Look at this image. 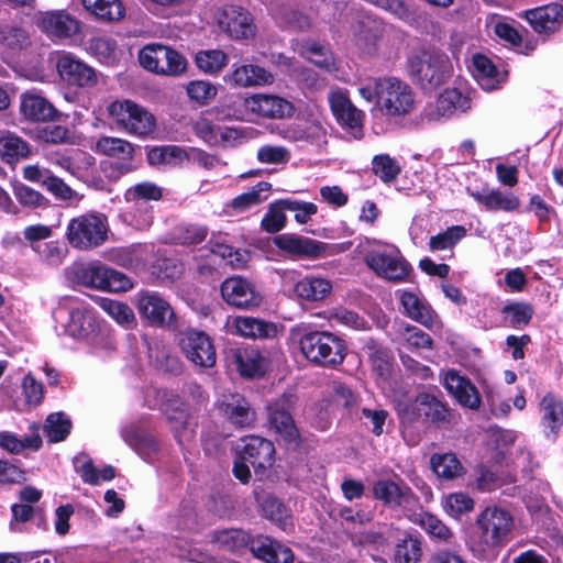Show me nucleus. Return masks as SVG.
<instances>
[{"instance_id":"47","label":"nucleus","mask_w":563,"mask_h":563,"mask_svg":"<svg viewBox=\"0 0 563 563\" xmlns=\"http://www.w3.org/2000/svg\"><path fill=\"white\" fill-rule=\"evenodd\" d=\"M71 429L70 419L63 412L51 413L45 421L44 432L49 442H60L66 439Z\"/></svg>"},{"instance_id":"54","label":"nucleus","mask_w":563,"mask_h":563,"mask_svg":"<svg viewBox=\"0 0 563 563\" xmlns=\"http://www.w3.org/2000/svg\"><path fill=\"white\" fill-rule=\"evenodd\" d=\"M151 357L154 358L155 365L166 373L178 375L183 371V363L179 357L164 346H156L155 350L151 352Z\"/></svg>"},{"instance_id":"3","label":"nucleus","mask_w":563,"mask_h":563,"mask_svg":"<svg viewBox=\"0 0 563 563\" xmlns=\"http://www.w3.org/2000/svg\"><path fill=\"white\" fill-rule=\"evenodd\" d=\"M298 344L306 360L322 367H335L342 364L346 354L344 341L327 331L302 332Z\"/></svg>"},{"instance_id":"45","label":"nucleus","mask_w":563,"mask_h":563,"mask_svg":"<svg viewBox=\"0 0 563 563\" xmlns=\"http://www.w3.org/2000/svg\"><path fill=\"white\" fill-rule=\"evenodd\" d=\"M66 331L76 339H84L92 331V318L85 308H73Z\"/></svg>"},{"instance_id":"14","label":"nucleus","mask_w":563,"mask_h":563,"mask_svg":"<svg viewBox=\"0 0 563 563\" xmlns=\"http://www.w3.org/2000/svg\"><path fill=\"white\" fill-rule=\"evenodd\" d=\"M223 300L239 309H253L261 305L263 297L254 284L240 276L227 278L221 284Z\"/></svg>"},{"instance_id":"31","label":"nucleus","mask_w":563,"mask_h":563,"mask_svg":"<svg viewBox=\"0 0 563 563\" xmlns=\"http://www.w3.org/2000/svg\"><path fill=\"white\" fill-rule=\"evenodd\" d=\"M236 332L251 339H272L277 335V325L253 317H238L234 320Z\"/></svg>"},{"instance_id":"58","label":"nucleus","mask_w":563,"mask_h":563,"mask_svg":"<svg viewBox=\"0 0 563 563\" xmlns=\"http://www.w3.org/2000/svg\"><path fill=\"white\" fill-rule=\"evenodd\" d=\"M286 208L280 203V200L272 203L268 207V211L262 219V229L268 233H277L286 225Z\"/></svg>"},{"instance_id":"39","label":"nucleus","mask_w":563,"mask_h":563,"mask_svg":"<svg viewBox=\"0 0 563 563\" xmlns=\"http://www.w3.org/2000/svg\"><path fill=\"white\" fill-rule=\"evenodd\" d=\"M87 11L104 21H118L124 15V8L119 0H81Z\"/></svg>"},{"instance_id":"15","label":"nucleus","mask_w":563,"mask_h":563,"mask_svg":"<svg viewBox=\"0 0 563 563\" xmlns=\"http://www.w3.org/2000/svg\"><path fill=\"white\" fill-rule=\"evenodd\" d=\"M219 27L231 38L246 40L255 35L252 14L242 7L225 5L218 13Z\"/></svg>"},{"instance_id":"20","label":"nucleus","mask_w":563,"mask_h":563,"mask_svg":"<svg viewBox=\"0 0 563 563\" xmlns=\"http://www.w3.org/2000/svg\"><path fill=\"white\" fill-rule=\"evenodd\" d=\"M92 148L99 155L121 161L119 164L121 174H128L133 170L134 167L131 161L134 157L135 147L131 142L120 137L101 136L96 141Z\"/></svg>"},{"instance_id":"50","label":"nucleus","mask_w":563,"mask_h":563,"mask_svg":"<svg viewBox=\"0 0 563 563\" xmlns=\"http://www.w3.org/2000/svg\"><path fill=\"white\" fill-rule=\"evenodd\" d=\"M189 99L199 106L209 104L217 96L218 88L206 80H192L186 87Z\"/></svg>"},{"instance_id":"42","label":"nucleus","mask_w":563,"mask_h":563,"mask_svg":"<svg viewBox=\"0 0 563 563\" xmlns=\"http://www.w3.org/2000/svg\"><path fill=\"white\" fill-rule=\"evenodd\" d=\"M302 54L306 58L321 70L333 73L336 70L335 59L332 52L317 43H307Z\"/></svg>"},{"instance_id":"59","label":"nucleus","mask_w":563,"mask_h":563,"mask_svg":"<svg viewBox=\"0 0 563 563\" xmlns=\"http://www.w3.org/2000/svg\"><path fill=\"white\" fill-rule=\"evenodd\" d=\"M420 556V542L415 538L409 537L396 547L395 558L399 563H418Z\"/></svg>"},{"instance_id":"29","label":"nucleus","mask_w":563,"mask_h":563,"mask_svg":"<svg viewBox=\"0 0 563 563\" xmlns=\"http://www.w3.org/2000/svg\"><path fill=\"white\" fill-rule=\"evenodd\" d=\"M225 80L236 87H253L272 84L274 77L265 68L249 64L236 67Z\"/></svg>"},{"instance_id":"61","label":"nucleus","mask_w":563,"mask_h":563,"mask_svg":"<svg viewBox=\"0 0 563 563\" xmlns=\"http://www.w3.org/2000/svg\"><path fill=\"white\" fill-rule=\"evenodd\" d=\"M256 157L263 164H283L289 161L290 153L284 146L264 145L258 148Z\"/></svg>"},{"instance_id":"24","label":"nucleus","mask_w":563,"mask_h":563,"mask_svg":"<svg viewBox=\"0 0 563 563\" xmlns=\"http://www.w3.org/2000/svg\"><path fill=\"white\" fill-rule=\"evenodd\" d=\"M59 76L69 85L85 87L97 81L95 70L70 55H63L57 60Z\"/></svg>"},{"instance_id":"53","label":"nucleus","mask_w":563,"mask_h":563,"mask_svg":"<svg viewBox=\"0 0 563 563\" xmlns=\"http://www.w3.org/2000/svg\"><path fill=\"white\" fill-rule=\"evenodd\" d=\"M262 509L269 520L276 522L282 528L288 525L290 515L286 506L276 497L267 496L262 503Z\"/></svg>"},{"instance_id":"1","label":"nucleus","mask_w":563,"mask_h":563,"mask_svg":"<svg viewBox=\"0 0 563 563\" xmlns=\"http://www.w3.org/2000/svg\"><path fill=\"white\" fill-rule=\"evenodd\" d=\"M213 547L221 551L235 552L251 544V550L258 559L267 563H290L294 554L290 548L268 537H251L242 529H224L214 531L211 536Z\"/></svg>"},{"instance_id":"4","label":"nucleus","mask_w":563,"mask_h":563,"mask_svg":"<svg viewBox=\"0 0 563 563\" xmlns=\"http://www.w3.org/2000/svg\"><path fill=\"white\" fill-rule=\"evenodd\" d=\"M107 111L115 126L129 134L145 137L152 134L156 128L155 117L132 100L112 101Z\"/></svg>"},{"instance_id":"19","label":"nucleus","mask_w":563,"mask_h":563,"mask_svg":"<svg viewBox=\"0 0 563 563\" xmlns=\"http://www.w3.org/2000/svg\"><path fill=\"white\" fill-rule=\"evenodd\" d=\"M274 244L282 251L298 257L319 258L325 254L327 244L296 234H279Z\"/></svg>"},{"instance_id":"60","label":"nucleus","mask_w":563,"mask_h":563,"mask_svg":"<svg viewBox=\"0 0 563 563\" xmlns=\"http://www.w3.org/2000/svg\"><path fill=\"white\" fill-rule=\"evenodd\" d=\"M280 203L288 211L295 212V219L298 223H307L311 216L316 214L318 208L312 202L298 201L294 199H282Z\"/></svg>"},{"instance_id":"62","label":"nucleus","mask_w":563,"mask_h":563,"mask_svg":"<svg viewBox=\"0 0 563 563\" xmlns=\"http://www.w3.org/2000/svg\"><path fill=\"white\" fill-rule=\"evenodd\" d=\"M207 233L206 227L188 224L177 229L175 239L181 244H197L206 239Z\"/></svg>"},{"instance_id":"41","label":"nucleus","mask_w":563,"mask_h":563,"mask_svg":"<svg viewBox=\"0 0 563 563\" xmlns=\"http://www.w3.org/2000/svg\"><path fill=\"white\" fill-rule=\"evenodd\" d=\"M542 411V419L548 428L553 433L558 432V429L563 423V402L555 398L551 393H548L540 402Z\"/></svg>"},{"instance_id":"28","label":"nucleus","mask_w":563,"mask_h":563,"mask_svg":"<svg viewBox=\"0 0 563 563\" xmlns=\"http://www.w3.org/2000/svg\"><path fill=\"white\" fill-rule=\"evenodd\" d=\"M20 112L29 121L45 122L52 121L57 117V110L45 98L24 93L21 96Z\"/></svg>"},{"instance_id":"64","label":"nucleus","mask_w":563,"mask_h":563,"mask_svg":"<svg viewBox=\"0 0 563 563\" xmlns=\"http://www.w3.org/2000/svg\"><path fill=\"white\" fill-rule=\"evenodd\" d=\"M353 545L378 548L386 541L380 531L363 530L350 536Z\"/></svg>"},{"instance_id":"22","label":"nucleus","mask_w":563,"mask_h":563,"mask_svg":"<svg viewBox=\"0 0 563 563\" xmlns=\"http://www.w3.org/2000/svg\"><path fill=\"white\" fill-rule=\"evenodd\" d=\"M244 446L240 453L241 459L253 466L255 473L264 472L273 464L275 448L267 439L251 435L244 439Z\"/></svg>"},{"instance_id":"34","label":"nucleus","mask_w":563,"mask_h":563,"mask_svg":"<svg viewBox=\"0 0 563 563\" xmlns=\"http://www.w3.org/2000/svg\"><path fill=\"white\" fill-rule=\"evenodd\" d=\"M332 289L330 280L307 276L295 285L296 295L307 301H319L324 299Z\"/></svg>"},{"instance_id":"17","label":"nucleus","mask_w":563,"mask_h":563,"mask_svg":"<svg viewBox=\"0 0 563 563\" xmlns=\"http://www.w3.org/2000/svg\"><path fill=\"white\" fill-rule=\"evenodd\" d=\"M329 103L338 122L343 128L349 129L355 139L360 140L363 136V112L341 91L331 92Z\"/></svg>"},{"instance_id":"63","label":"nucleus","mask_w":563,"mask_h":563,"mask_svg":"<svg viewBox=\"0 0 563 563\" xmlns=\"http://www.w3.org/2000/svg\"><path fill=\"white\" fill-rule=\"evenodd\" d=\"M75 468L80 473L81 479L90 485H98L100 482L99 471L93 465L90 459H86L85 455H78L75 457Z\"/></svg>"},{"instance_id":"49","label":"nucleus","mask_w":563,"mask_h":563,"mask_svg":"<svg viewBox=\"0 0 563 563\" xmlns=\"http://www.w3.org/2000/svg\"><path fill=\"white\" fill-rule=\"evenodd\" d=\"M162 197V188L150 181L136 184L124 194V199L134 205L141 201H158Z\"/></svg>"},{"instance_id":"6","label":"nucleus","mask_w":563,"mask_h":563,"mask_svg":"<svg viewBox=\"0 0 563 563\" xmlns=\"http://www.w3.org/2000/svg\"><path fill=\"white\" fill-rule=\"evenodd\" d=\"M479 533V551L504 545L510 538L514 518L509 511L498 507L485 508L476 519Z\"/></svg>"},{"instance_id":"23","label":"nucleus","mask_w":563,"mask_h":563,"mask_svg":"<svg viewBox=\"0 0 563 563\" xmlns=\"http://www.w3.org/2000/svg\"><path fill=\"white\" fill-rule=\"evenodd\" d=\"M245 104L252 112L274 119L289 117L294 111L288 100L273 95H254L245 99Z\"/></svg>"},{"instance_id":"2","label":"nucleus","mask_w":563,"mask_h":563,"mask_svg":"<svg viewBox=\"0 0 563 563\" xmlns=\"http://www.w3.org/2000/svg\"><path fill=\"white\" fill-rule=\"evenodd\" d=\"M409 74L422 89L434 90L451 78L453 65L444 52L427 47L410 57Z\"/></svg>"},{"instance_id":"36","label":"nucleus","mask_w":563,"mask_h":563,"mask_svg":"<svg viewBox=\"0 0 563 563\" xmlns=\"http://www.w3.org/2000/svg\"><path fill=\"white\" fill-rule=\"evenodd\" d=\"M416 402L419 415L426 417L431 422L442 423L448 421L449 409L435 396L422 393L417 396Z\"/></svg>"},{"instance_id":"26","label":"nucleus","mask_w":563,"mask_h":563,"mask_svg":"<svg viewBox=\"0 0 563 563\" xmlns=\"http://www.w3.org/2000/svg\"><path fill=\"white\" fill-rule=\"evenodd\" d=\"M529 24L537 33L550 34L559 30L563 20V7L551 3L529 10L526 13Z\"/></svg>"},{"instance_id":"48","label":"nucleus","mask_w":563,"mask_h":563,"mask_svg":"<svg viewBox=\"0 0 563 563\" xmlns=\"http://www.w3.org/2000/svg\"><path fill=\"white\" fill-rule=\"evenodd\" d=\"M122 437L124 441L139 453L155 452L157 450V443L148 433L140 429L136 426L126 427Z\"/></svg>"},{"instance_id":"33","label":"nucleus","mask_w":563,"mask_h":563,"mask_svg":"<svg viewBox=\"0 0 563 563\" xmlns=\"http://www.w3.org/2000/svg\"><path fill=\"white\" fill-rule=\"evenodd\" d=\"M400 302L405 309L406 314L410 319L421 323L427 328L432 327L434 322V312L428 302L409 291L402 292Z\"/></svg>"},{"instance_id":"35","label":"nucleus","mask_w":563,"mask_h":563,"mask_svg":"<svg viewBox=\"0 0 563 563\" xmlns=\"http://www.w3.org/2000/svg\"><path fill=\"white\" fill-rule=\"evenodd\" d=\"M471 196L479 203H483L488 210L514 211L520 202L512 194H503L499 190L475 191Z\"/></svg>"},{"instance_id":"40","label":"nucleus","mask_w":563,"mask_h":563,"mask_svg":"<svg viewBox=\"0 0 563 563\" xmlns=\"http://www.w3.org/2000/svg\"><path fill=\"white\" fill-rule=\"evenodd\" d=\"M30 154L29 144L9 132L0 134V156L7 163L25 158Z\"/></svg>"},{"instance_id":"25","label":"nucleus","mask_w":563,"mask_h":563,"mask_svg":"<svg viewBox=\"0 0 563 563\" xmlns=\"http://www.w3.org/2000/svg\"><path fill=\"white\" fill-rule=\"evenodd\" d=\"M444 386L460 405L470 409H477L481 397L471 380L461 376L456 371H449L444 377Z\"/></svg>"},{"instance_id":"43","label":"nucleus","mask_w":563,"mask_h":563,"mask_svg":"<svg viewBox=\"0 0 563 563\" xmlns=\"http://www.w3.org/2000/svg\"><path fill=\"white\" fill-rule=\"evenodd\" d=\"M98 302L120 325L132 328L136 323L135 314L129 305L109 298H101Z\"/></svg>"},{"instance_id":"56","label":"nucleus","mask_w":563,"mask_h":563,"mask_svg":"<svg viewBox=\"0 0 563 563\" xmlns=\"http://www.w3.org/2000/svg\"><path fill=\"white\" fill-rule=\"evenodd\" d=\"M416 521L432 537L441 540L449 541L452 537L451 530L435 516L429 512H421L418 515Z\"/></svg>"},{"instance_id":"52","label":"nucleus","mask_w":563,"mask_h":563,"mask_svg":"<svg viewBox=\"0 0 563 563\" xmlns=\"http://www.w3.org/2000/svg\"><path fill=\"white\" fill-rule=\"evenodd\" d=\"M466 234V230L462 225H453L444 232L430 238L429 246L432 251L452 249Z\"/></svg>"},{"instance_id":"11","label":"nucleus","mask_w":563,"mask_h":563,"mask_svg":"<svg viewBox=\"0 0 563 563\" xmlns=\"http://www.w3.org/2000/svg\"><path fill=\"white\" fill-rule=\"evenodd\" d=\"M136 308L141 318L152 327L176 330L179 325L173 307L157 292H140L136 299Z\"/></svg>"},{"instance_id":"8","label":"nucleus","mask_w":563,"mask_h":563,"mask_svg":"<svg viewBox=\"0 0 563 563\" xmlns=\"http://www.w3.org/2000/svg\"><path fill=\"white\" fill-rule=\"evenodd\" d=\"M298 405L299 398L295 394L285 393L266 407L269 429L288 443L297 442L299 439V431L292 418Z\"/></svg>"},{"instance_id":"32","label":"nucleus","mask_w":563,"mask_h":563,"mask_svg":"<svg viewBox=\"0 0 563 563\" xmlns=\"http://www.w3.org/2000/svg\"><path fill=\"white\" fill-rule=\"evenodd\" d=\"M228 360L242 376L253 377L262 371L261 355L254 349H230Z\"/></svg>"},{"instance_id":"21","label":"nucleus","mask_w":563,"mask_h":563,"mask_svg":"<svg viewBox=\"0 0 563 563\" xmlns=\"http://www.w3.org/2000/svg\"><path fill=\"white\" fill-rule=\"evenodd\" d=\"M162 410L172 426L175 439L180 445L192 440L194 430L188 424V407L178 396L168 398L163 404Z\"/></svg>"},{"instance_id":"51","label":"nucleus","mask_w":563,"mask_h":563,"mask_svg":"<svg viewBox=\"0 0 563 563\" xmlns=\"http://www.w3.org/2000/svg\"><path fill=\"white\" fill-rule=\"evenodd\" d=\"M117 42L109 36H95L89 41V52L99 60L110 64L115 60Z\"/></svg>"},{"instance_id":"5","label":"nucleus","mask_w":563,"mask_h":563,"mask_svg":"<svg viewBox=\"0 0 563 563\" xmlns=\"http://www.w3.org/2000/svg\"><path fill=\"white\" fill-rule=\"evenodd\" d=\"M108 221L103 214L86 213L73 218L66 230L68 243L78 250H92L108 239Z\"/></svg>"},{"instance_id":"13","label":"nucleus","mask_w":563,"mask_h":563,"mask_svg":"<svg viewBox=\"0 0 563 563\" xmlns=\"http://www.w3.org/2000/svg\"><path fill=\"white\" fill-rule=\"evenodd\" d=\"M364 261L377 276L390 282H402L410 272V265L397 250L371 251L365 255Z\"/></svg>"},{"instance_id":"12","label":"nucleus","mask_w":563,"mask_h":563,"mask_svg":"<svg viewBox=\"0 0 563 563\" xmlns=\"http://www.w3.org/2000/svg\"><path fill=\"white\" fill-rule=\"evenodd\" d=\"M80 279L88 287L114 292L126 291L133 286L125 274L97 263L82 268Z\"/></svg>"},{"instance_id":"16","label":"nucleus","mask_w":563,"mask_h":563,"mask_svg":"<svg viewBox=\"0 0 563 563\" xmlns=\"http://www.w3.org/2000/svg\"><path fill=\"white\" fill-rule=\"evenodd\" d=\"M218 409L236 428H250L256 420L255 410L249 400L238 393L223 395L218 401Z\"/></svg>"},{"instance_id":"9","label":"nucleus","mask_w":563,"mask_h":563,"mask_svg":"<svg viewBox=\"0 0 563 563\" xmlns=\"http://www.w3.org/2000/svg\"><path fill=\"white\" fill-rule=\"evenodd\" d=\"M139 62L146 70L165 76H179L187 68V60L180 53L158 43L144 46Z\"/></svg>"},{"instance_id":"7","label":"nucleus","mask_w":563,"mask_h":563,"mask_svg":"<svg viewBox=\"0 0 563 563\" xmlns=\"http://www.w3.org/2000/svg\"><path fill=\"white\" fill-rule=\"evenodd\" d=\"M378 108L387 117H402L415 108L411 87L396 77H383L378 85Z\"/></svg>"},{"instance_id":"37","label":"nucleus","mask_w":563,"mask_h":563,"mask_svg":"<svg viewBox=\"0 0 563 563\" xmlns=\"http://www.w3.org/2000/svg\"><path fill=\"white\" fill-rule=\"evenodd\" d=\"M430 465L438 477L443 479H454L465 472L454 453H435L430 457Z\"/></svg>"},{"instance_id":"10","label":"nucleus","mask_w":563,"mask_h":563,"mask_svg":"<svg viewBox=\"0 0 563 563\" xmlns=\"http://www.w3.org/2000/svg\"><path fill=\"white\" fill-rule=\"evenodd\" d=\"M178 346L185 357L196 366L211 368L217 354L211 338L197 329H186L178 334Z\"/></svg>"},{"instance_id":"27","label":"nucleus","mask_w":563,"mask_h":563,"mask_svg":"<svg viewBox=\"0 0 563 563\" xmlns=\"http://www.w3.org/2000/svg\"><path fill=\"white\" fill-rule=\"evenodd\" d=\"M470 108V99L462 95L461 91L457 89H446L437 99L435 109L426 111L424 118L428 121L438 120L440 117L450 115L456 110L465 112Z\"/></svg>"},{"instance_id":"55","label":"nucleus","mask_w":563,"mask_h":563,"mask_svg":"<svg viewBox=\"0 0 563 563\" xmlns=\"http://www.w3.org/2000/svg\"><path fill=\"white\" fill-rule=\"evenodd\" d=\"M443 507L448 515L459 518L461 515L473 510L474 500L464 493H453L444 498Z\"/></svg>"},{"instance_id":"57","label":"nucleus","mask_w":563,"mask_h":563,"mask_svg":"<svg viewBox=\"0 0 563 563\" xmlns=\"http://www.w3.org/2000/svg\"><path fill=\"white\" fill-rule=\"evenodd\" d=\"M503 312L509 316L510 327L519 329L530 322L533 309L529 303L514 302L506 305Z\"/></svg>"},{"instance_id":"38","label":"nucleus","mask_w":563,"mask_h":563,"mask_svg":"<svg viewBox=\"0 0 563 563\" xmlns=\"http://www.w3.org/2000/svg\"><path fill=\"white\" fill-rule=\"evenodd\" d=\"M29 45L30 37L25 30L0 22V48L3 52L14 54Z\"/></svg>"},{"instance_id":"30","label":"nucleus","mask_w":563,"mask_h":563,"mask_svg":"<svg viewBox=\"0 0 563 563\" xmlns=\"http://www.w3.org/2000/svg\"><path fill=\"white\" fill-rule=\"evenodd\" d=\"M375 498L388 506H401L413 499V494L407 485H400L389 479H382L373 487Z\"/></svg>"},{"instance_id":"46","label":"nucleus","mask_w":563,"mask_h":563,"mask_svg":"<svg viewBox=\"0 0 563 563\" xmlns=\"http://www.w3.org/2000/svg\"><path fill=\"white\" fill-rule=\"evenodd\" d=\"M195 62L203 73L217 74L225 67L228 55L221 49L199 51L195 56Z\"/></svg>"},{"instance_id":"18","label":"nucleus","mask_w":563,"mask_h":563,"mask_svg":"<svg viewBox=\"0 0 563 563\" xmlns=\"http://www.w3.org/2000/svg\"><path fill=\"white\" fill-rule=\"evenodd\" d=\"M36 25L52 37H70L79 31V22L64 10L38 12Z\"/></svg>"},{"instance_id":"44","label":"nucleus","mask_w":563,"mask_h":563,"mask_svg":"<svg viewBox=\"0 0 563 563\" xmlns=\"http://www.w3.org/2000/svg\"><path fill=\"white\" fill-rule=\"evenodd\" d=\"M372 170L382 181L389 184L398 178L401 166L397 159L388 154H379L372 159Z\"/></svg>"}]
</instances>
